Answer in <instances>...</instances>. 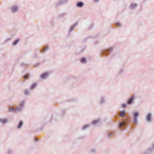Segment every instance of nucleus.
<instances>
[{"instance_id": "nucleus-1", "label": "nucleus", "mask_w": 154, "mask_h": 154, "mask_svg": "<svg viewBox=\"0 0 154 154\" xmlns=\"http://www.w3.org/2000/svg\"><path fill=\"white\" fill-rule=\"evenodd\" d=\"M138 116V113L137 112H135L134 114V123L136 124L137 122V118Z\"/></svg>"}, {"instance_id": "nucleus-2", "label": "nucleus", "mask_w": 154, "mask_h": 154, "mask_svg": "<svg viewBox=\"0 0 154 154\" xmlns=\"http://www.w3.org/2000/svg\"><path fill=\"white\" fill-rule=\"evenodd\" d=\"M134 98V97L133 96L131 97L128 101L127 102L128 104H131Z\"/></svg>"}, {"instance_id": "nucleus-3", "label": "nucleus", "mask_w": 154, "mask_h": 154, "mask_svg": "<svg viewBox=\"0 0 154 154\" xmlns=\"http://www.w3.org/2000/svg\"><path fill=\"white\" fill-rule=\"evenodd\" d=\"M48 75V74L47 73H45L42 74L41 75V77L42 79H45L46 78Z\"/></svg>"}, {"instance_id": "nucleus-4", "label": "nucleus", "mask_w": 154, "mask_h": 154, "mask_svg": "<svg viewBox=\"0 0 154 154\" xmlns=\"http://www.w3.org/2000/svg\"><path fill=\"white\" fill-rule=\"evenodd\" d=\"M146 119L148 121L150 122L151 119V114H148L146 117Z\"/></svg>"}, {"instance_id": "nucleus-5", "label": "nucleus", "mask_w": 154, "mask_h": 154, "mask_svg": "<svg viewBox=\"0 0 154 154\" xmlns=\"http://www.w3.org/2000/svg\"><path fill=\"white\" fill-rule=\"evenodd\" d=\"M17 8L16 6H13L12 8V12H14L17 11Z\"/></svg>"}, {"instance_id": "nucleus-6", "label": "nucleus", "mask_w": 154, "mask_h": 154, "mask_svg": "<svg viewBox=\"0 0 154 154\" xmlns=\"http://www.w3.org/2000/svg\"><path fill=\"white\" fill-rule=\"evenodd\" d=\"M125 112L124 111H122L120 112V116L121 117H124L125 116Z\"/></svg>"}, {"instance_id": "nucleus-7", "label": "nucleus", "mask_w": 154, "mask_h": 154, "mask_svg": "<svg viewBox=\"0 0 154 154\" xmlns=\"http://www.w3.org/2000/svg\"><path fill=\"white\" fill-rule=\"evenodd\" d=\"M83 5V3L79 2L77 4V6L79 7H82Z\"/></svg>"}, {"instance_id": "nucleus-8", "label": "nucleus", "mask_w": 154, "mask_h": 154, "mask_svg": "<svg viewBox=\"0 0 154 154\" xmlns=\"http://www.w3.org/2000/svg\"><path fill=\"white\" fill-rule=\"evenodd\" d=\"M0 122H2L3 123H5L7 122V120L6 119H0Z\"/></svg>"}, {"instance_id": "nucleus-9", "label": "nucleus", "mask_w": 154, "mask_h": 154, "mask_svg": "<svg viewBox=\"0 0 154 154\" xmlns=\"http://www.w3.org/2000/svg\"><path fill=\"white\" fill-rule=\"evenodd\" d=\"M23 125V123L21 121L20 122L19 125H18L17 128H20Z\"/></svg>"}, {"instance_id": "nucleus-10", "label": "nucleus", "mask_w": 154, "mask_h": 154, "mask_svg": "<svg viewBox=\"0 0 154 154\" xmlns=\"http://www.w3.org/2000/svg\"><path fill=\"white\" fill-rule=\"evenodd\" d=\"M137 5L136 4H132L130 5V8H134Z\"/></svg>"}, {"instance_id": "nucleus-11", "label": "nucleus", "mask_w": 154, "mask_h": 154, "mask_svg": "<svg viewBox=\"0 0 154 154\" xmlns=\"http://www.w3.org/2000/svg\"><path fill=\"white\" fill-rule=\"evenodd\" d=\"M19 41V39L16 40L13 43L14 45H16Z\"/></svg>"}, {"instance_id": "nucleus-12", "label": "nucleus", "mask_w": 154, "mask_h": 154, "mask_svg": "<svg viewBox=\"0 0 154 154\" xmlns=\"http://www.w3.org/2000/svg\"><path fill=\"white\" fill-rule=\"evenodd\" d=\"M86 61V59L84 58H82L81 59V62L82 63H85Z\"/></svg>"}, {"instance_id": "nucleus-13", "label": "nucleus", "mask_w": 154, "mask_h": 154, "mask_svg": "<svg viewBox=\"0 0 154 154\" xmlns=\"http://www.w3.org/2000/svg\"><path fill=\"white\" fill-rule=\"evenodd\" d=\"M125 125V123L123 122H122L120 123L119 125V127L120 128L122 126H123Z\"/></svg>"}, {"instance_id": "nucleus-14", "label": "nucleus", "mask_w": 154, "mask_h": 154, "mask_svg": "<svg viewBox=\"0 0 154 154\" xmlns=\"http://www.w3.org/2000/svg\"><path fill=\"white\" fill-rule=\"evenodd\" d=\"M36 86V84H34L32 85L31 87V88L33 89L34 88H35Z\"/></svg>"}, {"instance_id": "nucleus-15", "label": "nucleus", "mask_w": 154, "mask_h": 154, "mask_svg": "<svg viewBox=\"0 0 154 154\" xmlns=\"http://www.w3.org/2000/svg\"><path fill=\"white\" fill-rule=\"evenodd\" d=\"M14 109V108L13 107H11L9 109V111H12Z\"/></svg>"}, {"instance_id": "nucleus-16", "label": "nucleus", "mask_w": 154, "mask_h": 154, "mask_svg": "<svg viewBox=\"0 0 154 154\" xmlns=\"http://www.w3.org/2000/svg\"><path fill=\"white\" fill-rule=\"evenodd\" d=\"M29 93L28 91L27 90H25V93L26 94H27Z\"/></svg>"}, {"instance_id": "nucleus-17", "label": "nucleus", "mask_w": 154, "mask_h": 154, "mask_svg": "<svg viewBox=\"0 0 154 154\" xmlns=\"http://www.w3.org/2000/svg\"><path fill=\"white\" fill-rule=\"evenodd\" d=\"M28 76H29V75H25V77H24L25 79H26Z\"/></svg>"}, {"instance_id": "nucleus-18", "label": "nucleus", "mask_w": 154, "mask_h": 154, "mask_svg": "<svg viewBox=\"0 0 154 154\" xmlns=\"http://www.w3.org/2000/svg\"><path fill=\"white\" fill-rule=\"evenodd\" d=\"M122 107L123 108H124L126 106V104H123L122 105Z\"/></svg>"}, {"instance_id": "nucleus-19", "label": "nucleus", "mask_w": 154, "mask_h": 154, "mask_svg": "<svg viewBox=\"0 0 154 154\" xmlns=\"http://www.w3.org/2000/svg\"><path fill=\"white\" fill-rule=\"evenodd\" d=\"M96 122V121H94L93 122V124H95Z\"/></svg>"}, {"instance_id": "nucleus-20", "label": "nucleus", "mask_w": 154, "mask_h": 154, "mask_svg": "<svg viewBox=\"0 0 154 154\" xmlns=\"http://www.w3.org/2000/svg\"><path fill=\"white\" fill-rule=\"evenodd\" d=\"M117 24H118V25H120V23H117Z\"/></svg>"}]
</instances>
